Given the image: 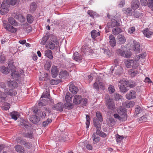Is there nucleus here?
<instances>
[{"instance_id": "nucleus-16", "label": "nucleus", "mask_w": 153, "mask_h": 153, "mask_svg": "<svg viewBox=\"0 0 153 153\" xmlns=\"http://www.w3.org/2000/svg\"><path fill=\"white\" fill-rule=\"evenodd\" d=\"M140 4V2L138 0H133L131 3V7L133 10H135L139 7Z\"/></svg>"}, {"instance_id": "nucleus-64", "label": "nucleus", "mask_w": 153, "mask_h": 153, "mask_svg": "<svg viewBox=\"0 0 153 153\" xmlns=\"http://www.w3.org/2000/svg\"><path fill=\"white\" fill-rule=\"evenodd\" d=\"M25 136L29 138H32L33 137V132L32 131L28 132L25 134Z\"/></svg>"}, {"instance_id": "nucleus-60", "label": "nucleus", "mask_w": 153, "mask_h": 153, "mask_svg": "<svg viewBox=\"0 0 153 153\" xmlns=\"http://www.w3.org/2000/svg\"><path fill=\"white\" fill-rule=\"evenodd\" d=\"M135 30V28L134 27H130L128 30V33L130 34L133 33Z\"/></svg>"}, {"instance_id": "nucleus-61", "label": "nucleus", "mask_w": 153, "mask_h": 153, "mask_svg": "<svg viewBox=\"0 0 153 153\" xmlns=\"http://www.w3.org/2000/svg\"><path fill=\"white\" fill-rule=\"evenodd\" d=\"M50 95V94L48 93L44 92L43 93L42 95L41 96V98H40V100L41 101H42V98H48V96Z\"/></svg>"}, {"instance_id": "nucleus-54", "label": "nucleus", "mask_w": 153, "mask_h": 153, "mask_svg": "<svg viewBox=\"0 0 153 153\" xmlns=\"http://www.w3.org/2000/svg\"><path fill=\"white\" fill-rule=\"evenodd\" d=\"M88 14L91 17L94 18L96 15V13L92 10H88L87 12Z\"/></svg>"}, {"instance_id": "nucleus-11", "label": "nucleus", "mask_w": 153, "mask_h": 153, "mask_svg": "<svg viewBox=\"0 0 153 153\" xmlns=\"http://www.w3.org/2000/svg\"><path fill=\"white\" fill-rule=\"evenodd\" d=\"M104 84L103 82H100L98 79H97L95 82L94 84V88L97 91H99V89H103Z\"/></svg>"}, {"instance_id": "nucleus-30", "label": "nucleus", "mask_w": 153, "mask_h": 153, "mask_svg": "<svg viewBox=\"0 0 153 153\" xmlns=\"http://www.w3.org/2000/svg\"><path fill=\"white\" fill-rule=\"evenodd\" d=\"M124 62L125 63L126 67L128 68H130L132 66V63L133 62V60L128 59L124 60Z\"/></svg>"}, {"instance_id": "nucleus-13", "label": "nucleus", "mask_w": 153, "mask_h": 153, "mask_svg": "<svg viewBox=\"0 0 153 153\" xmlns=\"http://www.w3.org/2000/svg\"><path fill=\"white\" fill-rule=\"evenodd\" d=\"M17 141L19 143L24 145L26 148L30 149L32 147V144L30 143L20 140L19 139H17Z\"/></svg>"}, {"instance_id": "nucleus-57", "label": "nucleus", "mask_w": 153, "mask_h": 153, "mask_svg": "<svg viewBox=\"0 0 153 153\" xmlns=\"http://www.w3.org/2000/svg\"><path fill=\"white\" fill-rule=\"evenodd\" d=\"M135 105V103L133 101H130L128 102L126 104V107L127 108H129L130 107H132Z\"/></svg>"}, {"instance_id": "nucleus-3", "label": "nucleus", "mask_w": 153, "mask_h": 153, "mask_svg": "<svg viewBox=\"0 0 153 153\" xmlns=\"http://www.w3.org/2000/svg\"><path fill=\"white\" fill-rule=\"evenodd\" d=\"M8 65L11 71V76L13 79L16 80H18L22 75H24V73L23 70L19 71H16V68L13 64V62L9 63Z\"/></svg>"}, {"instance_id": "nucleus-27", "label": "nucleus", "mask_w": 153, "mask_h": 153, "mask_svg": "<svg viewBox=\"0 0 153 153\" xmlns=\"http://www.w3.org/2000/svg\"><path fill=\"white\" fill-rule=\"evenodd\" d=\"M45 56L50 59H52L53 56L52 55V52L51 50L48 49L45 51Z\"/></svg>"}, {"instance_id": "nucleus-29", "label": "nucleus", "mask_w": 153, "mask_h": 153, "mask_svg": "<svg viewBox=\"0 0 153 153\" xmlns=\"http://www.w3.org/2000/svg\"><path fill=\"white\" fill-rule=\"evenodd\" d=\"M0 71L2 73L5 74H8L10 72L8 67H6L4 66L0 67Z\"/></svg>"}, {"instance_id": "nucleus-26", "label": "nucleus", "mask_w": 153, "mask_h": 153, "mask_svg": "<svg viewBox=\"0 0 153 153\" xmlns=\"http://www.w3.org/2000/svg\"><path fill=\"white\" fill-rule=\"evenodd\" d=\"M8 86L10 88H15L17 87V83L15 81L10 80L7 81Z\"/></svg>"}, {"instance_id": "nucleus-47", "label": "nucleus", "mask_w": 153, "mask_h": 153, "mask_svg": "<svg viewBox=\"0 0 153 153\" xmlns=\"http://www.w3.org/2000/svg\"><path fill=\"white\" fill-rule=\"evenodd\" d=\"M137 59L136 58L135 59L133 60V62L132 63V66L133 68L134 69H137L139 66V64L137 62V61L136 60Z\"/></svg>"}, {"instance_id": "nucleus-59", "label": "nucleus", "mask_w": 153, "mask_h": 153, "mask_svg": "<svg viewBox=\"0 0 153 153\" xmlns=\"http://www.w3.org/2000/svg\"><path fill=\"white\" fill-rule=\"evenodd\" d=\"M0 86L1 88L4 89V92L5 93H7L8 89L6 88V86L5 84L3 82H1L0 83Z\"/></svg>"}, {"instance_id": "nucleus-32", "label": "nucleus", "mask_w": 153, "mask_h": 153, "mask_svg": "<svg viewBox=\"0 0 153 153\" xmlns=\"http://www.w3.org/2000/svg\"><path fill=\"white\" fill-rule=\"evenodd\" d=\"M122 30L120 28L116 27L112 30V33L114 35H117L122 32Z\"/></svg>"}, {"instance_id": "nucleus-6", "label": "nucleus", "mask_w": 153, "mask_h": 153, "mask_svg": "<svg viewBox=\"0 0 153 153\" xmlns=\"http://www.w3.org/2000/svg\"><path fill=\"white\" fill-rule=\"evenodd\" d=\"M3 25L4 27L8 31L14 33L16 31V29L9 24L6 21H4Z\"/></svg>"}, {"instance_id": "nucleus-15", "label": "nucleus", "mask_w": 153, "mask_h": 153, "mask_svg": "<svg viewBox=\"0 0 153 153\" xmlns=\"http://www.w3.org/2000/svg\"><path fill=\"white\" fill-rule=\"evenodd\" d=\"M100 121L97 118L94 117L93 119V123L94 126L96 127L97 132L99 129H101V125L100 123Z\"/></svg>"}, {"instance_id": "nucleus-24", "label": "nucleus", "mask_w": 153, "mask_h": 153, "mask_svg": "<svg viewBox=\"0 0 153 153\" xmlns=\"http://www.w3.org/2000/svg\"><path fill=\"white\" fill-rule=\"evenodd\" d=\"M123 12L127 15L131 16L132 15V11L130 8H124L123 9Z\"/></svg>"}, {"instance_id": "nucleus-39", "label": "nucleus", "mask_w": 153, "mask_h": 153, "mask_svg": "<svg viewBox=\"0 0 153 153\" xmlns=\"http://www.w3.org/2000/svg\"><path fill=\"white\" fill-rule=\"evenodd\" d=\"M36 4L34 2L31 4L30 5V11L31 13H33L36 8Z\"/></svg>"}, {"instance_id": "nucleus-38", "label": "nucleus", "mask_w": 153, "mask_h": 153, "mask_svg": "<svg viewBox=\"0 0 153 153\" xmlns=\"http://www.w3.org/2000/svg\"><path fill=\"white\" fill-rule=\"evenodd\" d=\"M126 39L125 37L122 35L119 36L118 38V42L120 44H123L126 42Z\"/></svg>"}, {"instance_id": "nucleus-25", "label": "nucleus", "mask_w": 153, "mask_h": 153, "mask_svg": "<svg viewBox=\"0 0 153 153\" xmlns=\"http://www.w3.org/2000/svg\"><path fill=\"white\" fill-rule=\"evenodd\" d=\"M143 32L144 35L148 38H150L153 33V32L149 31L148 28H146Z\"/></svg>"}, {"instance_id": "nucleus-12", "label": "nucleus", "mask_w": 153, "mask_h": 153, "mask_svg": "<svg viewBox=\"0 0 153 153\" xmlns=\"http://www.w3.org/2000/svg\"><path fill=\"white\" fill-rule=\"evenodd\" d=\"M136 93L134 90H131L126 95V98L128 100H131L135 98L136 97Z\"/></svg>"}, {"instance_id": "nucleus-14", "label": "nucleus", "mask_w": 153, "mask_h": 153, "mask_svg": "<svg viewBox=\"0 0 153 153\" xmlns=\"http://www.w3.org/2000/svg\"><path fill=\"white\" fill-rule=\"evenodd\" d=\"M53 109L56 111H62L63 110V104L61 102H59L56 104L54 105L52 107Z\"/></svg>"}, {"instance_id": "nucleus-50", "label": "nucleus", "mask_w": 153, "mask_h": 153, "mask_svg": "<svg viewBox=\"0 0 153 153\" xmlns=\"http://www.w3.org/2000/svg\"><path fill=\"white\" fill-rule=\"evenodd\" d=\"M96 116L98 118V120H99L100 122H102V114L99 111L97 112L96 113Z\"/></svg>"}, {"instance_id": "nucleus-58", "label": "nucleus", "mask_w": 153, "mask_h": 153, "mask_svg": "<svg viewBox=\"0 0 153 153\" xmlns=\"http://www.w3.org/2000/svg\"><path fill=\"white\" fill-rule=\"evenodd\" d=\"M108 90L110 93H113L115 91L114 86L112 85H110L108 88Z\"/></svg>"}, {"instance_id": "nucleus-52", "label": "nucleus", "mask_w": 153, "mask_h": 153, "mask_svg": "<svg viewBox=\"0 0 153 153\" xmlns=\"http://www.w3.org/2000/svg\"><path fill=\"white\" fill-rule=\"evenodd\" d=\"M27 20L29 23H32L33 20V18L32 16L30 14H28L27 16Z\"/></svg>"}, {"instance_id": "nucleus-33", "label": "nucleus", "mask_w": 153, "mask_h": 153, "mask_svg": "<svg viewBox=\"0 0 153 153\" xmlns=\"http://www.w3.org/2000/svg\"><path fill=\"white\" fill-rule=\"evenodd\" d=\"M81 51L82 55H84V54L87 53L88 52H91V51L90 50L89 48L88 47H82Z\"/></svg>"}, {"instance_id": "nucleus-23", "label": "nucleus", "mask_w": 153, "mask_h": 153, "mask_svg": "<svg viewBox=\"0 0 153 153\" xmlns=\"http://www.w3.org/2000/svg\"><path fill=\"white\" fill-rule=\"evenodd\" d=\"M109 39L111 45L114 47L116 45V40L114 36L112 34L110 35L109 36Z\"/></svg>"}, {"instance_id": "nucleus-63", "label": "nucleus", "mask_w": 153, "mask_h": 153, "mask_svg": "<svg viewBox=\"0 0 153 153\" xmlns=\"http://www.w3.org/2000/svg\"><path fill=\"white\" fill-rule=\"evenodd\" d=\"M147 119V118L146 116L143 115L141 117H140L139 119V120L140 121H142V122H146Z\"/></svg>"}, {"instance_id": "nucleus-9", "label": "nucleus", "mask_w": 153, "mask_h": 153, "mask_svg": "<svg viewBox=\"0 0 153 153\" xmlns=\"http://www.w3.org/2000/svg\"><path fill=\"white\" fill-rule=\"evenodd\" d=\"M120 84H119L118 86L121 92L125 93L128 91V89L126 88L124 86V85L126 84V81L124 79L121 80L118 82Z\"/></svg>"}, {"instance_id": "nucleus-31", "label": "nucleus", "mask_w": 153, "mask_h": 153, "mask_svg": "<svg viewBox=\"0 0 153 153\" xmlns=\"http://www.w3.org/2000/svg\"><path fill=\"white\" fill-rule=\"evenodd\" d=\"M16 150L20 153H24L25 152L24 148L20 145H17L14 147Z\"/></svg>"}, {"instance_id": "nucleus-46", "label": "nucleus", "mask_w": 153, "mask_h": 153, "mask_svg": "<svg viewBox=\"0 0 153 153\" xmlns=\"http://www.w3.org/2000/svg\"><path fill=\"white\" fill-rule=\"evenodd\" d=\"M10 107V104L9 103L4 102L3 104V106H2L1 108L3 110H7L9 109Z\"/></svg>"}, {"instance_id": "nucleus-55", "label": "nucleus", "mask_w": 153, "mask_h": 153, "mask_svg": "<svg viewBox=\"0 0 153 153\" xmlns=\"http://www.w3.org/2000/svg\"><path fill=\"white\" fill-rule=\"evenodd\" d=\"M101 129H99V131L97 132V131H96V133L99 135V136H101L103 137H105L106 136V134L104 132H102L101 131Z\"/></svg>"}, {"instance_id": "nucleus-36", "label": "nucleus", "mask_w": 153, "mask_h": 153, "mask_svg": "<svg viewBox=\"0 0 153 153\" xmlns=\"http://www.w3.org/2000/svg\"><path fill=\"white\" fill-rule=\"evenodd\" d=\"M7 94L0 91V102L5 101L7 97Z\"/></svg>"}, {"instance_id": "nucleus-37", "label": "nucleus", "mask_w": 153, "mask_h": 153, "mask_svg": "<svg viewBox=\"0 0 153 153\" xmlns=\"http://www.w3.org/2000/svg\"><path fill=\"white\" fill-rule=\"evenodd\" d=\"M61 82V80L58 79H52L50 80V83L52 85H58Z\"/></svg>"}, {"instance_id": "nucleus-8", "label": "nucleus", "mask_w": 153, "mask_h": 153, "mask_svg": "<svg viewBox=\"0 0 153 153\" xmlns=\"http://www.w3.org/2000/svg\"><path fill=\"white\" fill-rule=\"evenodd\" d=\"M105 99L108 108L111 110H113L115 108V105L113 100L110 99L108 95H106Z\"/></svg>"}, {"instance_id": "nucleus-34", "label": "nucleus", "mask_w": 153, "mask_h": 153, "mask_svg": "<svg viewBox=\"0 0 153 153\" xmlns=\"http://www.w3.org/2000/svg\"><path fill=\"white\" fill-rule=\"evenodd\" d=\"M91 34L92 38L93 39H95L97 36H100V33L97 30H94L91 31Z\"/></svg>"}, {"instance_id": "nucleus-53", "label": "nucleus", "mask_w": 153, "mask_h": 153, "mask_svg": "<svg viewBox=\"0 0 153 153\" xmlns=\"http://www.w3.org/2000/svg\"><path fill=\"white\" fill-rule=\"evenodd\" d=\"M1 8V9L0 10V13L1 15H3L5 14L9 11L8 9L4 7Z\"/></svg>"}, {"instance_id": "nucleus-28", "label": "nucleus", "mask_w": 153, "mask_h": 153, "mask_svg": "<svg viewBox=\"0 0 153 153\" xmlns=\"http://www.w3.org/2000/svg\"><path fill=\"white\" fill-rule=\"evenodd\" d=\"M138 71L137 69H130L128 71V74L131 77H134L137 74Z\"/></svg>"}, {"instance_id": "nucleus-45", "label": "nucleus", "mask_w": 153, "mask_h": 153, "mask_svg": "<svg viewBox=\"0 0 153 153\" xmlns=\"http://www.w3.org/2000/svg\"><path fill=\"white\" fill-rule=\"evenodd\" d=\"M142 111L141 108L139 106H137L135 109V111L134 114L136 115L140 113Z\"/></svg>"}, {"instance_id": "nucleus-40", "label": "nucleus", "mask_w": 153, "mask_h": 153, "mask_svg": "<svg viewBox=\"0 0 153 153\" xmlns=\"http://www.w3.org/2000/svg\"><path fill=\"white\" fill-rule=\"evenodd\" d=\"M9 0H4L2 3L1 4L2 7L6 8H8L9 7Z\"/></svg>"}, {"instance_id": "nucleus-1", "label": "nucleus", "mask_w": 153, "mask_h": 153, "mask_svg": "<svg viewBox=\"0 0 153 153\" xmlns=\"http://www.w3.org/2000/svg\"><path fill=\"white\" fill-rule=\"evenodd\" d=\"M59 44L57 36L52 34L49 35L46 33L42 37L41 40L40 44L45 45V47L51 50H53Z\"/></svg>"}, {"instance_id": "nucleus-4", "label": "nucleus", "mask_w": 153, "mask_h": 153, "mask_svg": "<svg viewBox=\"0 0 153 153\" xmlns=\"http://www.w3.org/2000/svg\"><path fill=\"white\" fill-rule=\"evenodd\" d=\"M73 103L76 105H78L81 103L83 105H85L87 102V100L86 98L83 99L82 97L79 95H76L74 96V98L73 100Z\"/></svg>"}, {"instance_id": "nucleus-43", "label": "nucleus", "mask_w": 153, "mask_h": 153, "mask_svg": "<svg viewBox=\"0 0 153 153\" xmlns=\"http://www.w3.org/2000/svg\"><path fill=\"white\" fill-rule=\"evenodd\" d=\"M126 84L127 86L131 88H133L136 85L135 82L134 81L128 82L126 81Z\"/></svg>"}, {"instance_id": "nucleus-18", "label": "nucleus", "mask_w": 153, "mask_h": 153, "mask_svg": "<svg viewBox=\"0 0 153 153\" xmlns=\"http://www.w3.org/2000/svg\"><path fill=\"white\" fill-rule=\"evenodd\" d=\"M140 44L135 41H134L133 45L132 47V49L135 52L138 53L140 51Z\"/></svg>"}, {"instance_id": "nucleus-62", "label": "nucleus", "mask_w": 153, "mask_h": 153, "mask_svg": "<svg viewBox=\"0 0 153 153\" xmlns=\"http://www.w3.org/2000/svg\"><path fill=\"white\" fill-rule=\"evenodd\" d=\"M60 73V74H62V77H66L68 75L67 72L66 71H62Z\"/></svg>"}, {"instance_id": "nucleus-35", "label": "nucleus", "mask_w": 153, "mask_h": 153, "mask_svg": "<svg viewBox=\"0 0 153 153\" xmlns=\"http://www.w3.org/2000/svg\"><path fill=\"white\" fill-rule=\"evenodd\" d=\"M64 107L65 109L70 110L73 108L74 105L72 103L67 102L64 104Z\"/></svg>"}, {"instance_id": "nucleus-10", "label": "nucleus", "mask_w": 153, "mask_h": 153, "mask_svg": "<svg viewBox=\"0 0 153 153\" xmlns=\"http://www.w3.org/2000/svg\"><path fill=\"white\" fill-rule=\"evenodd\" d=\"M123 48H124L125 47L124 46H122L121 49L117 50V53L119 55H120L124 57L128 58L130 57L131 55V53H128L127 54H126V53H125V52L124 51V50H123Z\"/></svg>"}, {"instance_id": "nucleus-44", "label": "nucleus", "mask_w": 153, "mask_h": 153, "mask_svg": "<svg viewBox=\"0 0 153 153\" xmlns=\"http://www.w3.org/2000/svg\"><path fill=\"white\" fill-rule=\"evenodd\" d=\"M146 55V53H143L137 56L135 58L137 59H136L137 61H138L139 59H143L145 58Z\"/></svg>"}, {"instance_id": "nucleus-56", "label": "nucleus", "mask_w": 153, "mask_h": 153, "mask_svg": "<svg viewBox=\"0 0 153 153\" xmlns=\"http://www.w3.org/2000/svg\"><path fill=\"white\" fill-rule=\"evenodd\" d=\"M37 117L36 115H33L29 118V120L30 121H32V123H35L38 120Z\"/></svg>"}, {"instance_id": "nucleus-17", "label": "nucleus", "mask_w": 153, "mask_h": 153, "mask_svg": "<svg viewBox=\"0 0 153 153\" xmlns=\"http://www.w3.org/2000/svg\"><path fill=\"white\" fill-rule=\"evenodd\" d=\"M69 90L70 92L74 94H76L78 91V88L74 85L73 84H71L69 86Z\"/></svg>"}, {"instance_id": "nucleus-20", "label": "nucleus", "mask_w": 153, "mask_h": 153, "mask_svg": "<svg viewBox=\"0 0 153 153\" xmlns=\"http://www.w3.org/2000/svg\"><path fill=\"white\" fill-rule=\"evenodd\" d=\"M93 143L96 144L98 143L100 140V137L96 132L94 133L92 135Z\"/></svg>"}, {"instance_id": "nucleus-19", "label": "nucleus", "mask_w": 153, "mask_h": 153, "mask_svg": "<svg viewBox=\"0 0 153 153\" xmlns=\"http://www.w3.org/2000/svg\"><path fill=\"white\" fill-rule=\"evenodd\" d=\"M59 73V70L56 66L53 65L51 69V73L52 76L53 77H56Z\"/></svg>"}, {"instance_id": "nucleus-49", "label": "nucleus", "mask_w": 153, "mask_h": 153, "mask_svg": "<svg viewBox=\"0 0 153 153\" xmlns=\"http://www.w3.org/2000/svg\"><path fill=\"white\" fill-rule=\"evenodd\" d=\"M51 65V61H47L45 65V68L46 70H48L50 68Z\"/></svg>"}, {"instance_id": "nucleus-22", "label": "nucleus", "mask_w": 153, "mask_h": 153, "mask_svg": "<svg viewBox=\"0 0 153 153\" xmlns=\"http://www.w3.org/2000/svg\"><path fill=\"white\" fill-rule=\"evenodd\" d=\"M12 119H14L15 120H17L18 118L19 117V114L18 112L17 111H13L10 114Z\"/></svg>"}, {"instance_id": "nucleus-41", "label": "nucleus", "mask_w": 153, "mask_h": 153, "mask_svg": "<svg viewBox=\"0 0 153 153\" xmlns=\"http://www.w3.org/2000/svg\"><path fill=\"white\" fill-rule=\"evenodd\" d=\"M6 93L11 96H14L17 94V92L15 90L11 89L8 92L7 91V93Z\"/></svg>"}, {"instance_id": "nucleus-51", "label": "nucleus", "mask_w": 153, "mask_h": 153, "mask_svg": "<svg viewBox=\"0 0 153 153\" xmlns=\"http://www.w3.org/2000/svg\"><path fill=\"white\" fill-rule=\"evenodd\" d=\"M86 120L85 124L86 125V128H88L89 126V125L90 122V117L89 115H86Z\"/></svg>"}, {"instance_id": "nucleus-21", "label": "nucleus", "mask_w": 153, "mask_h": 153, "mask_svg": "<svg viewBox=\"0 0 153 153\" xmlns=\"http://www.w3.org/2000/svg\"><path fill=\"white\" fill-rule=\"evenodd\" d=\"M74 58L76 61L81 62L82 59V56L79 55L78 52H75L73 55Z\"/></svg>"}, {"instance_id": "nucleus-7", "label": "nucleus", "mask_w": 153, "mask_h": 153, "mask_svg": "<svg viewBox=\"0 0 153 153\" xmlns=\"http://www.w3.org/2000/svg\"><path fill=\"white\" fill-rule=\"evenodd\" d=\"M3 25L4 27L8 31L14 33L16 31V29L9 24L6 21H4Z\"/></svg>"}, {"instance_id": "nucleus-42", "label": "nucleus", "mask_w": 153, "mask_h": 153, "mask_svg": "<svg viewBox=\"0 0 153 153\" xmlns=\"http://www.w3.org/2000/svg\"><path fill=\"white\" fill-rule=\"evenodd\" d=\"M71 94L70 93L68 92L67 93L65 99V101L67 102H70L71 101Z\"/></svg>"}, {"instance_id": "nucleus-2", "label": "nucleus", "mask_w": 153, "mask_h": 153, "mask_svg": "<svg viewBox=\"0 0 153 153\" xmlns=\"http://www.w3.org/2000/svg\"><path fill=\"white\" fill-rule=\"evenodd\" d=\"M117 113L114 114V118L120 121H124L127 119L126 109L122 106L119 107L117 110Z\"/></svg>"}, {"instance_id": "nucleus-48", "label": "nucleus", "mask_w": 153, "mask_h": 153, "mask_svg": "<svg viewBox=\"0 0 153 153\" xmlns=\"http://www.w3.org/2000/svg\"><path fill=\"white\" fill-rule=\"evenodd\" d=\"M9 22L12 25H15L16 24L15 20L12 17L9 18L8 19Z\"/></svg>"}, {"instance_id": "nucleus-5", "label": "nucleus", "mask_w": 153, "mask_h": 153, "mask_svg": "<svg viewBox=\"0 0 153 153\" xmlns=\"http://www.w3.org/2000/svg\"><path fill=\"white\" fill-rule=\"evenodd\" d=\"M120 21V18L119 19L116 20V18L114 17L111 18V22L107 23V26L108 28L119 26L120 25V24L119 23Z\"/></svg>"}]
</instances>
